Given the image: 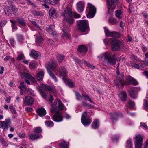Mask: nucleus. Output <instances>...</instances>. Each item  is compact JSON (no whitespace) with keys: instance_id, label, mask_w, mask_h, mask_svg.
Here are the masks:
<instances>
[{"instance_id":"obj_1","label":"nucleus","mask_w":148,"mask_h":148,"mask_svg":"<svg viewBox=\"0 0 148 148\" xmlns=\"http://www.w3.org/2000/svg\"><path fill=\"white\" fill-rule=\"evenodd\" d=\"M116 74L117 75V79L114 82L115 86L116 87L119 88H122L125 84L127 85L131 84L136 85L138 84V82L130 76L127 77L126 79V81L125 82L124 79L123 73H122L120 74L119 72L117 71Z\"/></svg>"},{"instance_id":"obj_2","label":"nucleus","mask_w":148,"mask_h":148,"mask_svg":"<svg viewBox=\"0 0 148 148\" xmlns=\"http://www.w3.org/2000/svg\"><path fill=\"white\" fill-rule=\"evenodd\" d=\"M103 57L104 59L103 63L105 65L108 66L116 64L117 59L115 54H112L111 52H106L99 56L98 58L101 60Z\"/></svg>"},{"instance_id":"obj_3","label":"nucleus","mask_w":148,"mask_h":148,"mask_svg":"<svg viewBox=\"0 0 148 148\" xmlns=\"http://www.w3.org/2000/svg\"><path fill=\"white\" fill-rule=\"evenodd\" d=\"M77 24L78 29L82 32H85L89 27L88 22L86 20L79 21Z\"/></svg>"},{"instance_id":"obj_4","label":"nucleus","mask_w":148,"mask_h":148,"mask_svg":"<svg viewBox=\"0 0 148 148\" xmlns=\"http://www.w3.org/2000/svg\"><path fill=\"white\" fill-rule=\"evenodd\" d=\"M87 8L88 9L89 12L87 15V17L88 18H92L96 14V9L93 5L89 3H88Z\"/></svg>"},{"instance_id":"obj_5","label":"nucleus","mask_w":148,"mask_h":148,"mask_svg":"<svg viewBox=\"0 0 148 148\" xmlns=\"http://www.w3.org/2000/svg\"><path fill=\"white\" fill-rule=\"evenodd\" d=\"M81 122L84 126L90 124L92 122V120L89 118V115L86 112H84L82 116Z\"/></svg>"},{"instance_id":"obj_6","label":"nucleus","mask_w":148,"mask_h":148,"mask_svg":"<svg viewBox=\"0 0 148 148\" xmlns=\"http://www.w3.org/2000/svg\"><path fill=\"white\" fill-rule=\"evenodd\" d=\"M11 123V119L9 118L6 119L4 121H0V128H2L4 130H7L8 127H10Z\"/></svg>"},{"instance_id":"obj_7","label":"nucleus","mask_w":148,"mask_h":148,"mask_svg":"<svg viewBox=\"0 0 148 148\" xmlns=\"http://www.w3.org/2000/svg\"><path fill=\"white\" fill-rule=\"evenodd\" d=\"M119 0H107V4L108 9V12H110V10H114L115 7L116 3H118Z\"/></svg>"},{"instance_id":"obj_8","label":"nucleus","mask_w":148,"mask_h":148,"mask_svg":"<svg viewBox=\"0 0 148 148\" xmlns=\"http://www.w3.org/2000/svg\"><path fill=\"white\" fill-rule=\"evenodd\" d=\"M112 50L115 51L119 50L120 48V42L116 39H113L111 42Z\"/></svg>"},{"instance_id":"obj_9","label":"nucleus","mask_w":148,"mask_h":148,"mask_svg":"<svg viewBox=\"0 0 148 148\" xmlns=\"http://www.w3.org/2000/svg\"><path fill=\"white\" fill-rule=\"evenodd\" d=\"M62 15L64 17V20H67V18L72 17V12L71 9L69 8L66 9L62 13Z\"/></svg>"},{"instance_id":"obj_10","label":"nucleus","mask_w":148,"mask_h":148,"mask_svg":"<svg viewBox=\"0 0 148 148\" xmlns=\"http://www.w3.org/2000/svg\"><path fill=\"white\" fill-rule=\"evenodd\" d=\"M63 32L62 36V38L64 40H68L70 38V35L68 33V28L66 26L63 25Z\"/></svg>"},{"instance_id":"obj_11","label":"nucleus","mask_w":148,"mask_h":148,"mask_svg":"<svg viewBox=\"0 0 148 148\" xmlns=\"http://www.w3.org/2000/svg\"><path fill=\"white\" fill-rule=\"evenodd\" d=\"M46 66L48 71V69H51L53 71H54L56 69V64L53 60H50L46 65Z\"/></svg>"},{"instance_id":"obj_12","label":"nucleus","mask_w":148,"mask_h":148,"mask_svg":"<svg viewBox=\"0 0 148 148\" xmlns=\"http://www.w3.org/2000/svg\"><path fill=\"white\" fill-rule=\"evenodd\" d=\"M23 103L26 105H31L34 103V99L30 96H27L23 99Z\"/></svg>"},{"instance_id":"obj_13","label":"nucleus","mask_w":148,"mask_h":148,"mask_svg":"<svg viewBox=\"0 0 148 148\" xmlns=\"http://www.w3.org/2000/svg\"><path fill=\"white\" fill-rule=\"evenodd\" d=\"M104 29L105 34L106 36H113L115 37H117L119 36V34L116 32H110L105 27H104Z\"/></svg>"},{"instance_id":"obj_14","label":"nucleus","mask_w":148,"mask_h":148,"mask_svg":"<svg viewBox=\"0 0 148 148\" xmlns=\"http://www.w3.org/2000/svg\"><path fill=\"white\" fill-rule=\"evenodd\" d=\"M56 114L53 116L52 120L55 122H60L62 121L63 118L61 113L60 112H57Z\"/></svg>"},{"instance_id":"obj_15","label":"nucleus","mask_w":148,"mask_h":148,"mask_svg":"<svg viewBox=\"0 0 148 148\" xmlns=\"http://www.w3.org/2000/svg\"><path fill=\"white\" fill-rule=\"evenodd\" d=\"M121 116L120 114L117 112L111 113L110 114V118L113 123L116 122L117 119Z\"/></svg>"},{"instance_id":"obj_16","label":"nucleus","mask_w":148,"mask_h":148,"mask_svg":"<svg viewBox=\"0 0 148 148\" xmlns=\"http://www.w3.org/2000/svg\"><path fill=\"white\" fill-rule=\"evenodd\" d=\"M59 77H62L63 78L67 76V72L66 69L64 66H61L59 69Z\"/></svg>"},{"instance_id":"obj_17","label":"nucleus","mask_w":148,"mask_h":148,"mask_svg":"<svg viewBox=\"0 0 148 148\" xmlns=\"http://www.w3.org/2000/svg\"><path fill=\"white\" fill-rule=\"evenodd\" d=\"M21 77L23 78H25L29 79L33 83L35 82V80L34 78L32 76L28 73L24 72L21 74Z\"/></svg>"},{"instance_id":"obj_18","label":"nucleus","mask_w":148,"mask_h":148,"mask_svg":"<svg viewBox=\"0 0 148 148\" xmlns=\"http://www.w3.org/2000/svg\"><path fill=\"white\" fill-rule=\"evenodd\" d=\"M77 9L79 12H82L84 9V3L82 1H79L77 2L76 5Z\"/></svg>"},{"instance_id":"obj_19","label":"nucleus","mask_w":148,"mask_h":148,"mask_svg":"<svg viewBox=\"0 0 148 148\" xmlns=\"http://www.w3.org/2000/svg\"><path fill=\"white\" fill-rule=\"evenodd\" d=\"M126 64L129 66L134 67L137 69L142 70L144 69V67L142 66L144 65L143 64H141L140 66L134 62H131L130 63H127Z\"/></svg>"},{"instance_id":"obj_20","label":"nucleus","mask_w":148,"mask_h":148,"mask_svg":"<svg viewBox=\"0 0 148 148\" xmlns=\"http://www.w3.org/2000/svg\"><path fill=\"white\" fill-rule=\"evenodd\" d=\"M55 26L53 25H51L48 27L46 29V30L50 34L54 36L56 35L55 30L54 29Z\"/></svg>"},{"instance_id":"obj_21","label":"nucleus","mask_w":148,"mask_h":148,"mask_svg":"<svg viewBox=\"0 0 148 148\" xmlns=\"http://www.w3.org/2000/svg\"><path fill=\"white\" fill-rule=\"evenodd\" d=\"M36 111L38 114L41 117L44 116L46 114L45 110L43 107L39 108L36 110Z\"/></svg>"},{"instance_id":"obj_22","label":"nucleus","mask_w":148,"mask_h":148,"mask_svg":"<svg viewBox=\"0 0 148 148\" xmlns=\"http://www.w3.org/2000/svg\"><path fill=\"white\" fill-rule=\"evenodd\" d=\"M118 97L122 101H125L127 98V95L126 92L124 91H121L119 94Z\"/></svg>"},{"instance_id":"obj_23","label":"nucleus","mask_w":148,"mask_h":148,"mask_svg":"<svg viewBox=\"0 0 148 148\" xmlns=\"http://www.w3.org/2000/svg\"><path fill=\"white\" fill-rule=\"evenodd\" d=\"M40 55V53L39 52L33 50H31V52L30 53V56L34 59L37 58Z\"/></svg>"},{"instance_id":"obj_24","label":"nucleus","mask_w":148,"mask_h":148,"mask_svg":"<svg viewBox=\"0 0 148 148\" xmlns=\"http://www.w3.org/2000/svg\"><path fill=\"white\" fill-rule=\"evenodd\" d=\"M78 51L81 53L86 52L87 51V48L85 45H80L78 46Z\"/></svg>"},{"instance_id":"obj_25","label":"nucleus","mask_w":148,"mask_h":148,"mask_svg":"<svg viewBox=\"0 0 148 148\" xmlns=\"http://www.w3.org/2000/svg\"><path fill=\"white\" fill-rule=\"evenodd\" d=\"M64 81L66 84H67L70 87L72 88L75 86V83L70 79L66 78L64 79Z\"/></svg>"},{"instance_id":"obj_26","label":"nucleus","mask_w":148,"mask_h":148,"mask_svg":"<svg viewBox=\"0 0 148 148\" xmlns=\"http://www.w3.org/2000/svg\"><path fill=\"white\" fill-rule=\"evenodd\" d=\"M48 73L50 77L55 82L57 81V77L52 72L50 69H48Z\"/></svg>"},{"instance_id":"obj_27","label":"nucleus","mask_w":148,"mask_h":148,"mask_svg":"<svg viewBox=\"0 0 148 148\" xmlns=\"http://www.w3.org/2000/svg\"><path fill=\"white\" fill-rule=\"evenodd\" d=\"M48 73L50 77L55 82L57 81V77L52 72L50 69H48Z\"/></svg>"},{"instance_id":"obj_28","label":"nucleus","mask_w":148,"mask_h":148,"mask_svg":"<svg viewBox=\"0 0 148 148\" xmlns=\"http://www.w3.org/2000/svg\"><path fill=\"white\" fill-rule=\"evenodd\" d=\"M42 87L46 91H47L49 92H53V89L51 88L50 87L48 86H46L44 84H42Z\"/></svg>"},{"instance_id":"obj_29","label":"nucleus","mask_w":148,"mask_h":148,"mask_svg":"<svg viewBox=\"0 0 148 148\" xmlns=\"http://www.w3.org/2000/svg\"><path fill=\"white\" fill-rule=\"evenodd\" d=\"M44 75V72L43 71H40L37 74V79L39 81H42Z\"/></svg>"},{"instance_id":"obj_30","label":"nucleus","mask_w":148,"mask_h":148,"mask_svg":"<svg viewBox=\"0 0 148 148\" xmlns=\"http://www.w3.org/2000/svg\"><path fill=\"white\" fill-rule=\"evenodd\" d=\"M38 65L37 62L35 61H32L29 63V67L32 69H34Z\"/></svg>"},{"instance_id":"obj_31","label":"nucleus","mask_w":148,"mask_h":148,"mask_svg":"<svg viewBox=\"0 0 148 148\" xmlns=\"http://www.w3.org/2000/svg\"><path fill=\"white\" fill-rule=\"evenodd\" d=\"M108 22L112 25H116L118 23V21L116 18L112 17L108 19Z\"/></svg>"},{"instance_id":"obj_32","label":"nucleus","mask_w":148,"mask_h":148,"mask_svg":"<svg viewBox=\"0 0 148 148\" xmlns=\"http://www.w3.org/2000/svg\"><path fill=\"white\" fill-rule=\"evenodd\" d=\"M99 121L97 119H95L92 125V128L95 129L99 127Z\"/></svg>"},{"instance_id":"obj_33","label":"nucleus","mask_w":148,"mask_h":148,"mask_svg":"<svg viewBox=\"0 0 148 148\" xmlns=\"http://www.w3.org/2000/svg\"><path fill=\"white\" fill-rule=\"evenodd\" d=\"M115 14L116 16L118 19H120L122 18L121 16L122 12L121 11L119 10H117L115 12Z\"/></svg>"},{"instance_id":"obj_34","label":"nucleus","mask_w":148,"mask_h":148,"mask_svg":"<svg viewBox=\"0 0 148 148\" xmlns=\"http://www.w3.org/2000/svg\"><path fill=\"white\" fill-rule=\"evenodd\" d=\"M64 22H67L69 24L71 25L73 23V18L72 17L68 18H67V20H64L63 19V25H64L66 26L65 24L64 23Z\"/></svg>"},{"instance_id":"obj_35","label":"nucleus","mask_w":148,"mask_h":148,"mask_svg":"<svg viewBox=\"0 0 148 148\" xmlns=\"http://www.w3.org/2000/svg\"><path fill=\"white\" fill-rule=\"evenodd\" d=\"M29 137L31 139L33 140H35L39 138L40 135L38 134L32 133L30 134Z\"/></svg>"},{"instance_id":"obj_36","label":"nucleus","mask_w":148,"mask_h":148,"mask_svg":"<svg viewBox=\"0 0 148 148\" xmlns=\"http://www.w3.org/2000/svg\"><path fill=\"white\" fill-rule=\"evenodd\" d=\"M52 108L51 109V113H54L56 112L55 110H57L58 108L57 106V101H54L52 105Z\"/></svg>"},{"instance_id":"obj_37","label":"nucleus","mask_w":148,"mask_h":148,"mask_svg":"<svg viewBox=\"0 0 148 148\" xmlns=\"http://www.w3.org/2000/svg\"><path fill=\"white\" fill-rule=\"evenodd\" d=\"M10 21L12 24V32H14L17 29V27L15 26L16 22L15 21H14L12 20H10Z\"/></svg>"},{"instance_id":"obj_38","label":"nucleus","mask_w":148,"mask_h":148,"mask_svg":"<svg viewBox=\"0 0 148 148\" xmlns=\"http://www.w3.org/2000/svg\"><path fill=\"white\" fill-rule=\"evenodd\" d=\"M136 142L137 143H143V139L141 136L140 135H138L136 136Z\"/></svg>"},{"instance_id":"obj_39","label":"nucleus","mask_w":148,"mask_h":148,"mask_svg":"<svg viewBox=\"0 0 148 148\" xmlns=\"http://www.w3.org/2000/svg\"><path fill=\"white\" fill-rule=\"evenodd\" d=\"M68 143H67L64 140L61 141L60 145V148H68Z\"/></svg>"},{"instance_id":"obj_40","label":"nucleus","mask_w":148,"mask_h":148,"mask_svg":"<svg viewBox=\"0 0 148 148\" xmlns=\"http://www.w3.org/2000/svg\"><path fill=\"white\" fill-rule=\"evenodd\" d=\"M56 10L53 8H51L49 10V15L51 17L54 18L56 16Z\"/></svg>"},{"instance_id":"obj_41","label":"nucleus","mask_w":148,"mask_h":148,"mask_svg":"<svg viewBox=\"0 0 148 148\" xmlns=\"http://www.w3.org/2000/svg\"><path fill=\"white\" fill-rule=\"evenodd\" d=\"M32 14L35 16H39L43 15V13L41 12L38 11L36 10H34L32 12Z\"/></svg>"},{"instance_id":"obj_42","label":"nucleus","mask_w":148,"mask_h":148,"mask_svg":"<svg viewBox=\"0 0 148 148\" xmlns=\"http://www.w3.org/2000/svg\"><path fill=\"white\" fill-rule=\"evenodd\" d=\"M65 56L64 55L58 54L57 56V60L59 63L62 62L64 60Z\"/></svg>"},{"instance_id":"obj_43","label":"nucleus","mask_w":148,"mask_h":148,"mask_svg":"<svg viewBox=\"0 0 148 148\" xmlns=\"http://www.w3.org/2000/svg\"><path fill=\"white\" fill-rule=\"evenodd\" d=\"M18 40L21 43L23 42L24 40V38L21 34L18 35H17Z\"/></svg>"},{"instance_id":"obj_44","label":"nucleus","mask_w":148,"mask_h":148,"mask_svg":"<svg viewBox=\"0 0 148 148\" xmlns=\"http://www.w3.org/2000/svg\"><path fill=\"white\" fill-rule=\"evenodd\" d=\"M36 41L39 43H42L43 42L44 39L42 36H39L38 35L36 37Z\"/></svg>"},{"instance_id":"obj_45","label":"nucleus","mask_w":148,"mask_h":148,"mask_svg":"<svg viewBox=\"0 0 148 148\" xmlns=\"http://www.w3.org/2000/svg\"><path fill=\"white\" fill-rule=\"evenodd\" d=\"M4 12H5V14L8 16L10 14V9H9V7H6L4 9Z\"/></svg>"},{"instance_id":"obj_46","label":"nucleus","mask_w":148,"mask_h":148,"mask_svg":"<svg viewBox=\"0 0 148 148\" xmlns=\"http://www.w3.org/2000/svg\"><path fill=\"white\" fill-rule=\"evenodd\" d=\"M57 101L59 104L58 107L59 109L61 110H62L64 108V105L62 104L61 101L60 99H58Z\"/></svg>"},{"instance_id":"obj_47","label":"nucleus","mask_w":148,"mask_h":148,"mask_svg":"<svg viewBox=\"0 0 148 148\" xmlns=\"http://www.w3.org/2000/svg\"><path fill=\"white\" fill-rule=\"evenodd\" d=\"M45 125L49 127H53L54 125V124L53 122L51 121H47L45 122Z\"/></svg>"},{"instance_id":"obj_48","label":"nucleus","mask_w":148,"mask_h":148,"mask_svg":"<svg viewBox=\"0 0 148 148\" xmlns=\"http://www.w3.org/2000/svg\"><path fill=\"white\" fill-rule=\"evenodd\" d=\"M127 148H133L132 147V143L131 140L130 139L128 140L127 142Z\"/></svg>"},{"instance_id":"obj_49","label":"nucleus","mask_w":148,"mask_h":148,"mask_svg":"<svg viewBox=\"0 0 148 148\" xmlns=\"http://www.w3.org/2000/svg\"><path fill=\"white\" fill-rule=\"evenodd\" d=\"M40 92L41 94V96L45 99H46L47 98V96L45 91L42 90H40Z\"/></svg>"},{"instance_id":"obj_50","label":"nucleus","mask_w":148,"mask_h":148,"mask_svg":"<svg viewBox=\"0 0 148 148\" xmlns=\"http://www.w3.org/2000/svg\"><path fill=\"white\" fill-rule=\"evenodd\" d=\"M75 95L76 99L78 100H81L82 99V97L81 95L77 92H75Z\"/></svg>"},{"instance_id":"obj_51","label":"nucleus","mask_w":148,"mask_h":148,"mask_svg":"<svg viewBox=\"0 0 148 148\" xmlns=\"http://www.w3.org/2000/svg\"><path fill=\"white\" fill-rule=\"evenodd\" d=\"M14 12V13H13V14L15 15L17 14L18 13V10L17 9H16L13 7H12L10 9V12Z\"/></svg>"},{"instance_id":"obj_52","label":"nucleus","mask_w":148,"mask_h":148,"mask_svg":"<svg viewBox=\"0 0 148 148\" xmlns=\"http://www.w3.org/2000/svg\"><path fill=\"white\" fill-rule=\"evenodd\" d=\"M24 58V56L23 53H21L20 54L17 56V59L18 60H21Z\"/></svg>"},{"instance_id":"obj_53","label":"nucleus","mask_w":148,"mask_h":148,"mask_svg":"<svg viewBox=\"0 0 148 148\" xmlns=\"http://www.w3.org/2000/svg\"><path fill=\"white\" fill-rule=\"evenodd\" d=\"M47 43L49 46H54L55 45L54 41L52 40L49 39L47 41Z\"/></svg>"},{"instance_id":"obj_54","label":"nucleus","mask_w":148,"mask_h":148,"mask_svg":"<svg viewBox=\"0 0 148 148\" xmlns=\"http://www.w3.org/2000/svg\"><path fill=\"white\" fill-rule=\"evenodd\" d=\"M9 109L13 114H15L16 113V111L15 108L13 107L12 106H10L9 107Z\"/></svg>"},{"instance_id":"obj_55","label":"nucleus","mask_w":148,"mask_h":148,"mask_svg":"<svg viewBox=\"0 0 148 148\" xmlns=\"http://www.w3.org/2000/svg\"><path fill=\"white\" fill-rule=\"evenodd\" d=\"M27 94L31 95L33 96L35 95L34 91L31 89L29 88L27 90Z\"/></svg>"},{"instance_id":"obj_56","label":"nucleus","mask_w":148,"mask_h":148,"mask_svg":"<svg viewBox=\"0 0 148 148\" xmlns=\"http://www.w3.org/2000/svg\"><path fill=\"white\" fill-rule=\"evenodd\" d=\"M9 41L12 46L14 47L15 44V41L14 39L12 38H10L9 39Z\"/></svg>"},{"instance_id":"obj_57","label":"nucleus","mask_w":148,"mask_h":148,"mask_svg":"<svg viewBox=\"0 0 148 148\" xmlns=\"http://www.w3.org/2000/svg\"><path fill=\"white\" fill-rule=\"evenodd\" d=\"M31 23L33 24L36 28H38L39 30H41V28L38 25L36 22L34 21H31Z\"/></svg>"},{"instance_id":"obj_58","label":"nucleus","mask_w":148,"mask_h":148,"mask_svg":"<svg viewBox=\"0 0 148 148\" xmlns=\"http://www.w3.org/2000/svg\"><path fill=\"white\" fill-rule=\"evenodd\" d=\"M18 23L20 24V25H21L25 26L26 24V23L22 19H18Z\"/></svg>"},{"instance_id":"obj_59","label":"nucleus","mask_w":148,"mask_h":148,"mask_svg":"<svg viewBox=\"0 0 148 148\" xmlns=\"http://www.w3.org/2000/svg\"><path fill=\"white\" fill-rule=\"evenodd\" d=\"M140 127L144 130H147L148 129V126L144 123H140Z\"/></svg>"},{"instance_id":"obj_60","label":"nucleus","mask_w":148,"mask_h":148,"mask_svg":"<svg viewBox=\"0 0 148 148\" xmlns=\"http://www.w3.org/2000/svg\"><path fill=\"white\" fill-rule=\"evenodd\" d=\"M24 82H21L20 83V86H19V87L21 90H25L26 88L24 85Z\"/></svg>"},{"instance_id":"obj_61","label":"nucleus","mask_w":148,"mask_h":148,"mask_svg":"<svg viewBox=\"0 0 148 148\" xmlns=\"http://www.w3.org/2000/svg\"><path fill=\"white\" fill-rule=\"evenodd\" d=\"M41 128L40 127L36 128L34 130V132L36 133H40L41 132Z\"/></svg>"},{"instance_id":"obj_62","label":"nucleus","mask_w":148,"mask_h":148,"mask_svg":"<svg viewBox=\"0 0 148 148\" xmlns=\"http://www.w3.org/2000/svg\"><path fill=\"white\" fill-rule=\"evenodd\" d=\"M84 64L87 66L89 68H91V69H93L95 68V67L93 66H92L91 65L88 64L86 62H84Z\"/></svg>"},{"instance_id":"obj_63","label":"nucleus","mask_w":148,"mask_h":148,"mask_svg":"<svg viewBox=\"0 0 148 148\" xmlns=\"http://www.w3.org/2000/svg\"><path fill=\"white\" fill-rule=\"evenodd\" d=\"M143 143H135V148H141Z\"/></svg>"},{"instance_id":"obj_64","label":"nucleus","mask_w":148,"mask_h":148,"mask_svg":"<svg viewBox=\"0 0 148 148\" xmlns=\"http://www.w3.org/2000/svg\"><path fill=\"white\" fill-rule=\"evenodd\" d=\"M144 108L146 109H148V102L146 100H144V102L143 103Z\"/></svg>"}]
</instances>
